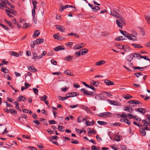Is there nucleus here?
<instances>
[{
    "instance_id": "nucleus-21",
    "label": "nucleus",
    "mask_w": 150,
    "mask_h": 150,
    "mask_svg": "<svg viewBox=\"0 0 150 150\" xmlns=\"http://www.w3.org/2000/svg\"><path fill=\"white\" fill-rule=\"evenodd\" d=\"M136 111H138L142 114H144L146 112L145 110L142 108H139L135 109Z\"/></svg>"
},
{
    "instance_id": "nucleus-11",
    "label": "nucleus",
    "mask_w": 150,
    "mask_h": 150,
    "mask_svg": "<svg viewBox=\"0 0 150 150\" xmlns=\"http://www.w3.org/2000/svg\"><path fill=\"white\" fill-rule=\"evenodd\" d=\"M104 82L108 86L113 85L114 84L113 82L107 79L105 80L104 81Z\"/></svg>"
},
{
    "instance_id": "nucleus-26",
    "label": "nucleus",
    "mask_w": 150,
    "mask_h": 150,
    "mask_svg": "<svg viewBox=\"0 0 150 150\" xmlns=\"http://www.w3.org/2000/svg\"><path fill=\"white\" fill-rule=\"evenodd\" d=\"M105 62L104 60H102L99 62H96V65L98 66H100L102 64H105Z\"/></svg>"
},
{
    "instance_id": "nucleus-3",
    "label": "nucleus",
    "mask_w": 150,
    "mask_h": 150,
    "mask_svg": "<svg viewBox=\"0 0 150 150\" xmlns=\"http://www.w3.org/2000/svg\"><path fill=\"white\" fill-rule=\"evenodd\" d=\"M80 91H83V94L84 95H86L92 96L96 94L94 93L93 92L91 91H86L83 88L81 89Z\"/></svg>"
},
{
    "instance_id": "nucleus-32",
    "label": "nucleus",
    "mask_w": 150,
    "mask_h": 150,
    "mask_svg": "<svg viewBox=\"0 0 150 150\" xmlns=\"http://www.w3.org/2000/svg\"><path fill=\"white\" fill-rule=\"evenodd\" d=\"M69 35L75 36V37L77 38H79V36L77 34L75 33H71L68 34V36H69Z\"/></svg>"
},
{
    "instance_id": "nucleus-22",
    "label": "nucleus",
    "mask_w": 150,
    "mask_h": 150,
    "mask_svg": "<svg viewBox=\"0 0 150 150\" xmlns=\"http://www.w3.org/2000/svg\"><path fill=\"white\" fill-rule=\"evenodd\" d=\"M140 133L143 136H144L145 135L146 133L145 129L143 128H141L139 130Z\"/></svg>"
},
{
    "instance_id": "nucleus-62",
    "label": "nucleus",
    "mask_w": 150,
    "mask_h": 150,
    "mask_svg": "<svg viewBox=\"0 0 150 150\" xmlns=\"http://www.w3.org/2000/svg\"><path fill=\"white\" fill-rule=\"evenodd\" d=\"M75 131L77 133L79 134H81L83 132L82 130L77 128L75 129Z\"/></svg>"
},
{
    "instance_id": "nucleus-40",
    "label": "nucleus",
    "mask_w": 150,
    "mask_h": 150,
    "mask_svg": "<svg viewBox=\"0 0 150 150\" xmlns=\"http://www.w3.org/2000/svg\"><path fill=\"white\" fill-rule=\"evenodd\" d=\"M32 2L33 6V8H34V9H36V4H37L38 2L35 0H33Z\"/></svg>"
},
{
    "instance_id": "nucleus-27",
    "label": "nucleus",
    "mask_w": 150,
    "mask_h": 150,
    "mask_svg": "<svg viewBox=\"0 0 150 150\" xmlns=\"http://www.w3.org/2000/svg\"><path fill=\"white\" fill-rule=\"evenodd\" d=\"M127 60L131 61L133 58V56L132 54H131L129 55L127 57Z\"/></svg>"
},
{
    "instance_id": "nucleus-24",
    "label": "nucleus",
    "mask_w": 150,
    "mask_h": 150,
    "mask_svg": "<svg viewBox=\"0 0 150 150\" xmlns=\"http://www.w3.org/2000/svg\"><path fill=\"white\" fill-rule=\"evenodd\" d=\"M4 21H5L6 23H7V24H8V25L10 27H11V28H13V25L12 24V23L10 21H9L6 19H4Z\"/></svg>"
},
{
    "instance_id": "nucleus-58",
    "label": "nucleus",
    "mask_w": 150,
    "mask_h": 150,
    "mask_svg": "<svg viewBox=\"0 0 150 150\" xmlns=\"http://www.w3.org/2000/svg\"><path fill=\"white\" fill-rule=\"evenodd\" d=\"M134 75L136 76L138 78L139 77V76H143V75L140 73H134Z\"/></svg>"
},
{
    "instance_id": "nucleus-9",
    "label": "nucleus",
    "mask_w": 150,
    "mask_h": 150,
    "mask_svg": "<svg viewBox=\"0 0 150 150\" xmlns=\"http://www.w3.org/2000/svg\"><path fill=\"white\" fill-rule=\"evenodd\" d=\"M53 37L54 38L56 39L59 40H62L64 39V38H62V37L58 35L57 34H54Z\"/></svg>"
},
{
    "instance_id": "nucleus-1",
    "label": "nucleus",
    "mask_w": 150,
    "mask_h": 150,
    "mask_svg": "<svg viewBox=\"0 0 150 150\" xmlns=\"http://www.w3.org/2000/svg\"><path fill=\"white\" fill-rule=\"evenodd\" d=\"M118 19L116 20V23L118 26L121 28H122V25L124 23L125 20L121 16L119 15L117 17Z\"/></svg>"
},
{
    "instance_id": "nucleus-57",
    "label": "nucleus",
    "mask_w": 150,
    "mask_h": 150,
    "mask_svg": "<svg viewBox=\"0 0 150 150\" xmlns=\"http://www.w3.org/2000/svg\"><path fill=\"white\" fill-rule=\"evenodd\" d=\"M118 115L120 116V117H123L125 118H127V115H125V114L124 112L122 113V115L118 114Z\"/></svg>"
},
{
    "instance_id": "nucleus-23",
    "label": "nucleus",
    "mask_w": 150,
    "mask_h": 150,
    "mask_svg": "<svg viewBox=\"0 0 150 150\" xmlns=\"http://www.w3.org/2000/svg\"><path fill=\"white\" fill-rule=\"evenodd\" d=\"M28 70L32 72H36L37 71V69L34 67V66H31L29 67H28Z\"/></svg>"
},
{
    "instance_id": "nucleus-31",
    "label": "nucleus",
    "mask_w": 150,
    "mask_h": 150,
    "mask_svg": "<svg viewBox=\"0 0 150 150\" xmlns=\"http://www.w3.org/2000/svg\"><path fill=\"white\" fill-rule=\"evenodd\" d=\"M11 54V55L16 56V57H18L19 56V54L14 52L11 51L10 52Z\"/></svg>"
},
{
    "instance_id": "nucleus-37",
    "label": "nucleus",
    "mask_w": 150,
    "mask_h": 150,
    "mask_svg": "<svg viewBox=\"0 0 150 150\" xmlns=\"http://www.w3.org/2000/svg\"><path fill=\"white\" fill-rule=\"evenodd\" d=\"M58 129L61 132H63L64 130V128L61 126H58Z\"/></svg>"
},
{
    "instance_id": "nucleus-63",
    "label": "nucleus",
    "mask_w": 150,
    "mask_h": 150,
    "mask_svg": "<svg viewBox=\"0 0 150 150\" xmlns=\"http://www.w3.org/2000/svg\"><path fill=\"white\" fill-rule=\"evenodd\" d=\"M4 102L6 103V105L7 107H10L12 108L13 107V106L11 104H8L7 102L5 101Z\"/></svg>"
},
{
    "instance_id": "nucleus-44",
    "label": "nucleus",
    "mask_w": 150,
    "mask_h": 150,
    "mask_svg": "<svg viewBox=\"0 0 150 150\" xmlns=\"http://www.w3.org/2000/svg\"><path fill=\"white\" fill-rule=\"evenodd\" d=\"M124 122L126 123L128 125H130L131 124V122H130V121L129 120L127 119H124Z\"/></svg>"
},
{
    "instance_id": "nucleus-51",
    "label": "nucleus",
    "mask_w": 150,
    "mask_h": 150,
    "mask_svg": "<svg viewBox=\"0 0 150 150\" xmlns=\"http://www.w3.org/2000/svg\"><path fill=\"white\" fill-rule=\"evenodd\" d=\"M115 141L118 142L120 140V137L119 136H116L115 137Z\"/></svg>"
},
{
    "instance_id": "nucleus-48",
    "label": "nucleus",
    "mask_w": 150,
    "mask_h": 150,
    "mask_svg": "<svg viewBox=\"0 0 150 150\" xmlns=\"http://www.w3.org/2000/svg\"><path fill=\"white\" fill-rule=\"evenodd\" d=\"M0 25L2 27H3L4 28L5 30H9V28L7 26L4 25L2 23H0Z\"/></svg>"
},
{
    "instance_id": "nucleus-53",
    "label": "nucleus",
    "mask_w": 150,
    "mask_h": 150,
    "mask_svg": "<svg viewBox=\"0 0 150 150\" xmlns=\"http://www.w3.org/2000/svg\"><path fill=\"white\" fill-rule=\"evenodd\" d=\"M81 55L80 51L79 52H76L75 53V55L76 57H79Z\"/></svg>"
},
{
    "instance_id": "nucleus-41",
    "label": "nucleus",
    "mask_w": 150,
    "mask_h": 150,
    "mask_svg": "<svg viewBox=\"0 0 150 150\" xmlns=\"http://www.w3.org/2000/svg\"><path fill=\"white\" fill-rule=\"evenodd\" d=\"M47 54V52L45 51H44L40 55H39V58L41 59L43 57L45 56Z\"/></svg>"
},
{
    "instance_id": "nucleus-61",
    "label": "nucleus",
    "mask_w": 150,
    "mask_h": 150,
    "mask_svg": "<svg viewBox=\"0 0 150 150\" xmlns=\"http://www.w3.org/2000/svg\"><path fill=\"white\" fill-rule=\"evenodd\" d=\"M24 25H25V26L23 27V28H27L30 26V25L29 24L27 23H25Z\"/></svg>"
},
{
    "instance_id": "nucleus-42",
    "label": "nucleus",
    "mask_w": 150,
    "mask_h": 150,
    "mask_svg": "<svg viewBox=\"0 0 150 150\" xmlns=\"http://www.w3.org/2000/svg\"><path fill=\"white\" fill-rule=\"evenodd\" d=\"M40 98L41 101H44V100H47V96L46 95H44L43 96V97H40Z\"/></svg>"
},
{
    "instance_id": "nucleus-25",
    "label": "nucleus",
    "mask_w": 150,
    "mask_h": 150,
    "mask_svg": "<svg viewBox=\"0 0 150 150\" xmlns=\"http://www.w3.org/2000/svg\"><path fill=\"white\" fill-rule=\"evenodd\" d=\"M69 94L71 96V97L76 96L79 95L78 93L75 92L69 93Z\"/></svg>"
},
{
    "instance_id": "nucleus-28",
    "label": "nucleus",
    "mask_w": 150,
    "mask_h": 150,
    "mask_svg": "<svg viewBox=\"0 0 150 150\" xmlns=\"http://www.w3.org/2000/svg\"><path fill=\"white\" fill-rule=\"evenodd\" d=\"M145 19L146 20L148 24H150V16L149 15H146Z\"/></svg>"
},
{
    "instance_id": "nucleus-55",
    "label": "nucleus",
    "mask_w": 150,
    "mask_h": 150,
    "mask_svg": "<svg viewBox=\"0 0 150 150\" xmlns=\"http://www.w3.org/2000/svg\"><path fill=\"white\" fill-rule=\"evenodd\" d=\"M120 33L126 37V35H127L126 32L125 31H123L122 30H120Z\"/></svg>"
},
{
    "instance_id": "nucleus-17",
    "label": "nucleus",
    "mask_w": 150,
    "mask_h": 150,
    "mask_svg": "<svg viewBox=\"0 0 150 150\" xmlns=\"http://www.w3.org/2000/svg\"><path fill=\"white\" fill-rule=\"evenodd\" d=\"M124 108H125L123 109L124 111H127L129 112H132V109L131 108L127 106L126 107H124Z\"/></svg>"
},
{
    "instance_id": "nucleus-2",
    "label": "nucleus",
    "mask_w": 150,
    "mask_h": 150,
    "mask_svg": "<svg viewBox=\"0 0 150 150\" xmlns=\"http://www.w3.org/2000/svg\"><path fill=\"white\" fill-rule=\"evenodd\" d=\"M111 115V113L110 112H104L103 113H100L98 115V116L100 117H103L106 118L110 117Z\"/></svg>"
},
{
    "instance_id": "nucleus-34",
    "label": "nucleus",
    "mask_w": 150,
    "mask_h": 150,
    "mask_svg": "<svg viewBox=\"0 0 150 150\" xmlns=\"http://www.w3.org/2000/svg\"><path fill=\"white\" fill-rule=\"evenodd\" d=\"M14 103L16 105V109H18V110H19L20 111H21V110L20 109V107L19 106V103L18 102H17V101H15L14 102Z\"/></svg>"
},
{
    "instance_id": "nucleus-4",
    "label": "nucleus",
    "mask_w": 150,
    "mask_h": 150,
    "mask_svg": "<svg viewBox=\"0 0 150 150\" xmlns=\"http://www.w3.org/2000/svg\"><path fill=\"white\" fill-rule=\"evenodd\" d=\"M126 37L129 40L133 41H136L137 40L136 36L135 35L129 34H127V35H126Z\"/></svg>"
},
{
    "instance_id": "nucleus-56",
    "label": "nucleus",
    "mask_w": 150,
    "mask_h": 150,
    "mask_svg": "<svg viewBox=\"0 0 150 150\" xmlns=\"http://www.w3.org/2000/svg\"><path fill=\"white\" fill-rule=\"evenodd\" d=\"M33 92L35 94H38V89L36 88H33Z\"/></svg>"
},
{
    "instance_id": "nucleus-49",
    "label": "nucleus",
    "mask_w": 150,
    "mask_h": 150,
    "mask_svg": "<svg viewBox=\"0 0 150 150\" xmlns=\"http://www.w3.org/2000/svg\"><path fill=\"white\" fill-rule=\"evenodd\" d=\"M147 66H145V67H133V68H134V69H143L144 68H146Z\"/></svg>"
},
{
    "instance_id": "nucleus-50",
    "label": "nucleus",
    "mask_w": 150,
    "mask_h": 150,
    "mask_svg": "<svg viewBox=\"0 0 150 150\" xmlns=\"http://www.w3.org/2000/svg\"><path fill=\"white\" fill-rule=\"evenodd\" d=\"M49 123L50 125L52 124H56V122L53 120H50L49 121Z\"/></svg>"
},
{
    "instance_id": "nucleus-29",
    "label": "nucleus",
    "mask_w": 150,
    "mask_h": 150,
    "mask_svg": "<svg viewBox=\"0 0 150 150\" xmlns=\"http://www.w3.org/2000/svg\"><path fill=\"white\" fill-rule=\"evenodd\" d=\"M123 97L126 99H131L132 97V96H131L129 94H127L126 95H124Z\"/></svg>"
},
{
    "instance_id": "nucleus-38",
    "label": "nucleus",
    "mask_w": 150,
    "mask_h": 150,
    "mask_svg": "<svg viewBox=\"0 0 150 150\" xmlns=\"http://www.w3.org/2000/svg\"><path fill=\"white\" fill-rule=\"evenodd\" d=\"M113 16L117 18V17H118V16L120 15L118 13H117V12H116V11H113Z\"/></svg>"
},
{
    "instance_id": "nucleus-33",
    "label": "nucleus",
    "mask_w": 150,
    "mask_h": 150,
    "mask_svg": "<svg viewBox=\"0 0 150 150\" xmlns=\"http://www.w3.org/2000/svg\"><path fill=\"white\" fill-rule=\"evenodd\" d=\"M81 48V47L80 46L79 44H76L73 47V49L75 50H77Z\"/></svg>"
},
{
    "instance_id": "nucleus-59",
    "label": "nucleus",
    "mask_w": 150,
    "mask_h": 150,
    "mask_svg": "<svg viewBox=\"0 0 150 150\" xmlns=\"http://www.w3.org/2000/svg\"><path fill=\"white\" fill-rule=\"evenodd\" d=\"M109 33L107 32H105L102 33V35L105 36H108L109 35Z\"/></svg>"
},
{
    "instance_id": "nucleus-30",
    "label": "nucleus",
    "mask_w": 150,
    "mask_h": 150,
    "mask_svg": "<svg viewBox=\"0 0 150 150\" xmlns=\"http://www.w3.org/2000/svg\"><path fill=\"white\" fill-rule=\"evenodd\" d=\"M91 83L94 86H96L99 83V82L98 81L96 82L92 80L91 82Z\"/></svg>"
},
{
    "instance_id": "nucleus-18",
    "label": "nucleus",
    "mask_w": 150,
    "mask_h": 150,
    "mask_svg": "<svg viewBox=\"0 0 150 150\" xmlns=\"http://www.w3.org/2000/svg\"><path fill=\"white\" fill-rule=\"evenodd\" d=\"M64 73L65 74L70 76L72 77L74 76V75L71 73L70 70H65Z\"/></svg>"
},
{
    "instance_id": "nucleus-36",
    "label": "nucleus",
    "mask_w": 150,
    "mask_h": 150,
    "mask_svg": "<svg viewBox=\"0 0 150 150\" xmlns=\"http://www.w3.org/2000/svg\"><path fill=\"white\" fill-rule=\"evenodd\" d=\"M1 70L4 73H8V71L7 69L4 68L3 67L1 68Z\"/></svg>"
},
{
    "instance_id": "nucleus-46",
    "label": "nucleus",
    "mask_w": 150,
    "mask_h": 150,
    "mask_svg": "<svg viewBox=\"0 0 150 150\" xmlns=\"http://www.w3.org/2000/svg\"><path fill=\"white\" fill-rule=\"evenodd\" d=\"M10 111L11 113L13 114H17V113L16 111L13 109H10Z\"/></svg>"
},
{
    "instance_id": "nucleus-8",
    "label": "nucleus",
    "mask_w": 150,
    "mask_h": 150,
    "mask_svg": "<svg viewBox=\"0 0 150 150\" xmlns=\"http://www.w3.org/2000/svg\"><path fill=\"white\" fill-rule=\"evenodd\" d=\"M44 42V39L42 38H38L34 41V43L37 45L43 43Z\"/></svg>"
},
{
    "instance_id": "nucleus-19",
    "label": "nucleus",
    "mask_w": 150,
    "mask_h": 150,
    "mask_svg": "<svg viewBox=\"0 0 150 150\" xmlns=\"http://www.w3.org/2000/svg\"><path fill=\"white\" fill-rule=\"evenodd\" d=\"M33 59L36 60L39 59H40L41 58H39V56H38L37 54L35 52H33V57H32Z\"/></svg>"
},
{
    "instance_id": "nucleus-64",
    "label": "nucleus",
    "mask_w": 150,
    "mask_h": 150,
    "mask_svg": "<svg viewBox=\"0 0 150 150\" xmlns=\"http://www.w3.org/2000/svg\"><path fill=\"white\" fill-rule=\"evenodd\" d=\"M127 116H128V118L129 119H132L134 117V115H133L132 114L129 113L127 115Z\"/></svg>"
},
{
    "instance_id": "nucleus-10",
    "label": "nucleus",
    "mask_w": 150,
    "mask_h": 150,
    "mask_svg": "<svg viewBox=\"0 0 150 150\" xmlns=\"http://www.w3.org/2000/svg\"><path fill=\"white\" fill-rule=\"evenodd\" d=\"M128 103H130L131 104H142V103L139 101L137 100H130L129 101V102H128Z\"/></svg>"
},
{
    "instance_id": "nucleus-39",
    "label": "nucleus",
    "mask_w": 150,
    "mask_h": 150,
    "mask_svg": "<svg viewBox=\"0 0 150 150\" xmlns=\"http://www.w3.org/2000/svg\"><path fill=\"white\" fill-rule=\"evenodd\" d=\"M97 123L98 124L101 125H106L107 124L106 122L103 121H98Z\"/></svg>"
},
{
    "instance_id": "nucleus-54",
    "label": "nucleus",
    "mask_w": 150,
    "mask_h": 150,
    "mask_svg": "<svg viewBox=\"0 0 150 150\" xmlns=\"http://www.w3.org/2000/svg\"><path fill=\"white\" fill-rule=\"evenodd\" d=\"M7 2H8L7 4H7L9 5L10 7L14 9L15 8V7L14 6L11 4L9 1H8Z\"/></svg>"
},
{
    "instance_id": "nucleus-6",
    "label": "nucleus",
    "mask_w": 150,
    "mask_h": 150,
    "mask_svg": "<svg viewBox=\"0 0 150 150\" xmlns=\"http://www.w3.org/2000/svg\"><path fill=\"white\" fill-rule=\"evenodd\" d=\"M65 48L63 45L58 46L54 48V50L55 51H58L61 50H64Z\"/></svg>"
},
{
    "instance_id": "nucleus-14",
    "label": "nucleus",
    "mask_w": 150,
    "mask_h": 150,
    "mask_svg": "<svg viewBox=\"0 0 150 150\" xmlns=\"http://www.w3.org/2000/svg\"><path fill=\"white\" fill-rule=\"evenodd\" d=\"M108 101H109V103L110 104L113 105H119V103L118 102L115 101L110 100H107Z\"/></svg>"
},
{
    "instance_id": "nucleus-13",
    "label": "nucleus",
    "mask_w": 150,
    "mask_h": 150,
    "mask_svg": "<svg viewBox=\"0 0 150 150\" xmlns=\"http://www.w3.org/2000/svg\"><path fill=\"white\" fill-rule=\"evenodd\" d=\"M88 50L86 49H83L80 50L81 55H85L88 52Z\"/></svg>"
},
{
    "instance_id": "nucleus-15",
    "label": "nucleus",
    "mask_w": 150,
    "mask_h": 150,
    "mask_svg": "<svg viewBox=\"0 0 150 150\" xmlns=\"http://www.w3.org/2000/svg\"><path fill=\"white\" fill-rule=\"evenodd\" d=\"M40 32L39 30H36L34 31L33 35L34 38H37L40 35Z\"/></svg>"
},
{
    "instance_id": "nucleus-12",
    "label": "nucleus",
    "mask_w": 150,
    "mask_h": 150,
    "mask_svg": "<svg viewBox=\"0 0 150 150\" xmlns=\"http://www.w3.org/2000/svg\"><path fill=\"white\" fill-rule=\"evenodd\" d=\"M8 8V10L6 9L5 10L6 12H9L15 15H16L17 14V12L16 11L11 9L9 8Z\"/></svg>"
},
{
    "instance_id": "nucleus-60",
    "label": "nucleus",
    "mask_w": 150,
    "mask_h": 150,
    "mask_svg": "<svg viewBox=\"0 0 150 150\" xmlns=\"http://www.w3.org/2000/svg\"><path fill=\"white\" fill-rule=\"evenodd\" d=\"M140 58H143L144 59L148 61H150V59H149L148 56H140Z\"/></svg>"
},
{
    "instance_id": "nucleus-47",
    "label": "nucleus",
    "mask_w": 150,
    "mask_h": 150,
    "mask_svg": "<svg viewBox=\"0 0 150 150\" xmlns=\"http://www.w3.org/2000/svg\"><path fill=\"white\" fill-rule=\"evenodd\" d=\"M124 40V39L123 38V36H120L119 37H117L115 38V40H118V41H121V40Z\"/></svg>"
},
{
    "instance_id": "nucleus-43",
    "label": "nucleus",
    "mask_w": 150,
    "mask_h": 150,
    "mask_svg": "<svg viewBox=\"0 0 150 150\" xmlns=\"http://www.w3.org/2000/svg\"><path fill=\"white\" fill-rule=\"evenodd\" d=\"M73 57L70 56H67L66 57V60L67 61H70L72 59Z\"/></svg>"
},
{
    "instance_id": "nucleus-35",
    "label": "nucleus",
    "mask_w": 150,
    "mask_h": 150,
    "mask_svg": "<svg viewBox=\"0 0 150 150\" xmlns=\"http://www.w3.org/2000/svg\"><path fill=\"white\" fill-rule=\"evenodd\" d=\"M132 45L135 48H141L143 47L141 45L137 44H132Z\"/></svg>"
},
{
    "instance_id": "nucleus-45",
    "label": "nucleus",
    "mask_w": 150,
    "mask_h": 150,
    "mask_svg": "<svg viewBox=\"0 0 150 150\" xmlns=\"http://www.w3.org/2000/svg\"><path fill=\"white\" fill-rule=\"evenodd\" d=\"M133 57H134L135 58H138L139 57H140V56H141L138 53H135L134 54V55H133Z\"/></svg>"
},
{
    "instance_id": "nucleus-16",
    "label": "nucleus",
    "mask_w": 150,
    "mask_h": 150,
    "mask_svg": "<svg viewBox=\"0 0 150 150\" xmlns=\"http://www.w3.org/2000/svg\"><path fill=\"white\" fill-rule=\"evenodd\" d=\"M121 46L122 49H123V50H125L126 52H129L130 51V48L129 46L127 45L122 46Z\"/></svg>"
},
{
    "instance_id": "nucleus-52",
    "label": "nucleus",
    "mask_w": 150,
    "mask_h": 150,
    "mask_svg": "<svg viewBox=\"0 0 150 150\" xmlns=\"http://www.w3.org/2000/svg\"><path fill=\"white\" fill-rule=\"evenodd\" d=\"M35 9L34 8H33L32 10V14L33 16V18H35Z\"/></svg>"
},
{
    "instance_id": "nucleus-20",
    "label": "nucleus",
    "mask_w": 150,
    "mask_h": 150,
    "mask_svg": "<svg viewBox=\"0 0 150 150\" xmlns=\"http://www.w3.org/2000/svg\"><path fill=\"white\" fill-rule=\"evenodd\" d=\"M26 100V98L25 97L19 96L18 100V102H20L21 101H25Z\"/></svg>"
},
{
    "instance_id": "nucleus-7",
    "label": "nucleus",
    "mask_w": 150,
    "mask_h": 150,
    "mask_svg": "<svg viewBox=\"0 0 150 150\" xmlns=\"http://www.w3.org/2000/svg\"><path fill=\"white\" fill-rule=\"evenodd\" d=\"M55 27L57 30H59L60 31L62 32H64V30H65V29L64 27L61 25H55Z\"/></svg>"
},
{
    "instance_id": "nucleus-5",
    "label": "nucleus",
    "mask_w": 150,
    "mask_h": 150,
    "mask_svg": "<svg viewBox=\"0 0 150 150\" xmlns=\"http://www.w3.org/2000/svg\"><path fill=\"white\" fill-rule=\"evenodd\" d=\"M142 122L143 123V126H149V124H150V115L148 116L147 119L146 120V121L143 120L142 121Z\"/></svg>"
}]
</instances>
